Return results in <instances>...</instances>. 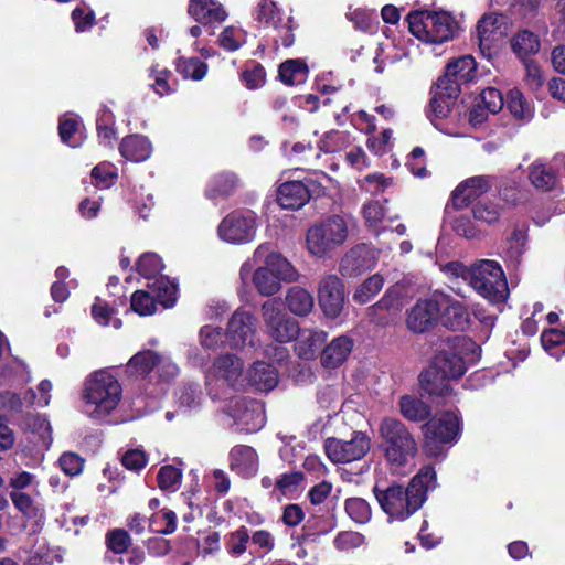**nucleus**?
I'll return each mask as SVG.
<instances>
[{"label":"nucleus","instance_id":"nucleus-1","mask_svg":"<svg viewBox=\"0 0 565 565\" xmlns=\"http://www.w3.org/2000/svg\"><path fill=\"white\" fill-rule=\"evenodd\" d=\"M435 470L425 467L411 479L407 487L392 484L385 490L375 488V497L390 521L402 522L422 508L428 489L435 487Z\"/></svg>","mask_w":565,"mask_h":565},{"label":"nucleus","instance_id":"nucleus-2","mask_svg":"<svg viewBox=\"0 0 565 565\" xmlns=\"http://www.w3.org/2000/svg\"><path fill=\"white\" fill-rule=\"evenodd\" d=\"M446 269L456 277H461L473 290L492 303H502L509 295L504 273L495 260L480 259L470 267L450 263Z\"/></svg>","mask_w":565,"mask_h":565},{"label":"nucleus","instance_id":"nucleus-3","mask_svg":"<svg viewBox=\"0 0 565 565\" xmlns=\"http://www.w3.org/2000/svg\"><path fill=\"white\" fill-rule=\"evenodd\" d=\"M121 393L120 383L108 370L93 373L85 383V413L94 419L106 417L118 406Z\"/></svg>","mask_w":565,"mask_h":565},{"label":"nucleus","instance_id":"nucleus-4","mask_svg":"<svg viewBox=\"0 0 565 565\" xmlns=\"http://www.w3.org/2000/svg\"><path fill=\"white\" fill-rule=\"evenodd\" d=\"M384 455L393 468H402L415 458L417 444L407 427L396 418H384L380 425Z\"/></svg>","mask_w":565,"mask_h":565},{"label":"nucleus","instance_id":"nucleus-5","mask_svg":"<svg viewBox=\"0 0 565 565\" xmlns=\"http://www.w3.org/2000/svg\"><path fill=\"white\" fill-rule=\"evenodd\" d=\"M349 235L347 221L339 215H331L316 224L307 232V249L315 257H324L344 244Z\"/></svg>","mask_w":565,"mask_h":565},{"label":"nucleus","instance_id":"nucleus-6","mask_svg":"<svg viewBox=\"0 0 565 565\" xmlns=\"http://www.w3.org/2000/svg\"><path fill=\"white\" fill-rule=\"evenodd\" d=\"M408 29L418 40L440 44L454 36L456 23L446 12L414 11L407 15Z\"/></svg>","mask_w":565,"mask_h":565},{"label":"nucleus","instance_id":"nucleus-7","mask_svg":"<svg viewBox=\"0 0 565 565\" xmlns=\"http://www.w3.org/2000/svg\"><path fill=\"white\" fill-rule=\"evenodd\" d=\"M148 290H137L130 299L131 308L140 316L153 315L157 305L170 308L175 302L177 286L164 276L152 279L147 285Z\"/></svg>","mask_w":565,"mask_h":565},{"label":"nucleus","instance_id":"nucleus-8","mask_svg":"<svg viewBox=\"0 0 565 565\" xmlns=\"http://www.w3.org/2000/svg\"><path fill=\"white\" fill-rule=\"evenodd\" d=\"M422 429L425 451L429 456H438L443 450V445L457 437L459 419L454 413H441L424 424Z\"/></svg>","mask_w":565,"mask_h":565},{"label":"nucleus","instance_id":"nucleus-9","mask_svg":"<svg viewBox=\"0 0 565 565\" xmlns=\"http://www.w3.org/2000/svg\"><path fill=\"white\" fill-rule=\"evenodd\" d=\"M265 332L279 343H287L297 338L299 333L298 322L284 312L280 303L270 299L260 308Z\"/></svg>","mask_w":565,"mask_h":565},{"label":"nucleus","instance_id":"nucleus-10","mask_svg":"<svg viewBox=\"0 0 565 565\" xmlns=\"http://www.w3.org/2000/svg\"><path fill=\"white\" fill-rule=\"evenodd\" d=\"M256 215L250 211H235L225 216L218 225V236L231 244H246L255 238Z\"/></svg>","mask_w":565,"mask_h":565},{"label":"nucleus","instance_id":"nucleus-11","mask_svg":"<svg viewBox=\"0 0 565 565\" xmlns=\"http://www.w3.org/2000/svg\"><path fill=\"white\" fill-rule=\"evenodd\" d=\"M371 448L366 434L354 431L350 440L330 437L324 441V450L333 463H348L362 459Z\"/></svg>","mask_w":565,"mask_h":565},{"label":"nucleus","instance_id":"nucleus-12","mask_svg":"<svg viewBox=\"0 0 565 565\" xmlns=\"http://www.w3.org/2000/svg\"><path fill=\"white\" fill-rule=\"evenodd\" d=\"M509 20L501 13L484 14L477 24V41L481 54L490 57L508 35Z\"/></svg>","mask_w":565,"mask_h":565},{"label":"nucleus","instance_id":"nucleus-13","mask_svg":"<svg viewBox=\"0 0 565 565\" xmlns=\"http://www.w3.org/2000/svg\"><path fill=\"white\" fill-rule=\"evenodd\" d=\"M318 300L324 315L335 318L344 303L343 284L337 275H326L319 282Z\"/></svg>","mask_w":565,"mask_h":565},{"label":"nucleus","instance_id":"nucleus-14","mask_svg":"<svg viewBox=\"0 0 565 565\" xmlns=\"http://www.w3.org/2000/svg\"><path fill=\"white\" fill-rule=\"evenodd\" d=\"M439 312V299H420L407 311L406 326L414 333L426 332L436 324Z\"/></svg>","mask_w":565,"mask_h":565},{"label":"nucleus","instance_id":"nucleus-15","mask_svg":"<svg viewBox=\"0 0 565 565\" xmlns=\"http://www.w3.org/2000/svg\"><path fill=\"white\" fill-rule=\"evenodd\" d=\"M375 264V253L365 245H358L343 256L340 263V271L344 276L354 277L372 269Z\"/></svg>","mask_w":565,"mask_h":565},{"label":"nucleus","instance_id":"nucleus-16","mask_svg":"<svg viewBox=\"0 0 565 565\" xmlns=\"http://www.w3.org/2000/svg\"><path fill=\"white\" fill-rule=\"evenodd\" d=\"M254 260L256 263L264 260L274 274L281 281L292 282L296 281L299 277L298 271L295 267L280 254L270 252V246L268 244L259 245L254 252Z\"/></svg>","mask_w":565,"mask_h":565},{"label":"nucleus","instance_id":"nucleus-17","mask_svg":"<svg viewBox=\"0 0 565 565\" xmlns=\"http://www.w3.org/2000/svg\"><path fill=\"white\" fill-rule=\"evenodd\" d=\"M477 73L476 62L471 55L461 56L450 62L443 77L438 82L444 85H455L460 90L462 84H468L475 79Z\"/></svg>","mask_w":565,"mask_h":565},{"label":"nucleus","instance_id":"nucleus-18","mask_svg":"<svg viewBox=\"0 0 565 565\" xmlns=\"http://www.w3.org/2000/svg\"><path fill=\"white\" fill-rule=\"evenodd\" d=\"M233 417L246 431L258 430L265 423L263 407L254 401H236L233 407Z\"/></svg>","mask_w":565,"mask_h":565},{"label":"nucleus","instance_id":"nucleus-19","mask_svg":"<svg viewBox=\"0 0 565 565\" xmlns=\"http://www.w3.org/2000/svg\"><path fill=\"white\" fill-rule=\"evenodd\" d=\"M255 318L249 312L237 310L228 321L227 334L234 347L253 342L255 334Z\"/></svg>","mask_w":565,"mask_h":565},{"label":"nucleus","instance_id":"nucleus-20","mask_svg":"<svg viewBox=\"0 0 565 565\" xmlns=\"http://www.w3.org/2000/svg\"><path fill=\"white\" fill-rule=\"evenodd\" d=\"M466 371V365L461 356L452 349H441L434 359V363L428 367V375L438 373L449 380L460 377Z\"/></svg>","mask_w":565,"mask_h":565},{"label":"nucleus","instance_id":"nucleus-21","mask_svg":"<svg viewBox=\"0 0 565 565\" xmlns=\"http://www.w3.org/2000/svg\"><path fill=\"white\" fill-rule=\"evenodd\" d=\"M491 188V178L477 175L461 182L452 193L454 205L458 209L466 207L472 200L482 195Z\"/></svg>","mask_w":565,"mask_h":565},{"label":"nucleus","instance_id":"nucleus-22","mask_svg":"<svg viewBox=\"0 0 565 565\" xmlns=\"http://www.w3.org/2000/svg\"><path fill=\"white\" fill-rule=\"evenodd\" d=\"M311 196L309 185L302 181H289L282 183L277 193V201L282 209L298 210L302 207Z\"/></svg>","mask_w":565,"mask_h":565},{"label":"nucleus","instance_id":"nucleus-23","mask_svg":"<svg viewBox=\"0 0 565 565\" xmlns=\"http://www.w3.org/2000/svg\"><path fill=\"white\" fill-rule=\"evenodd\" d=\"M188 13L203 25L222 23L227 18L222 4L213 0H190Z\"/></svg>","mask_w":565,"mask_h":565},{"label":"nucleus","instance_id":"nucleus-24","mask_svg":"<svg viewBox=\"0 0 565 565\" xmlns=\"http://www.w3.org/2000/svg\"><path fill=\"white\" fill-rule=\"evenodd\" d=\"M441 321L448 329L459 331L465 330L470 323V315L467 308L457 300L440 298Z\"/></svg>","mask_w":565,"mask_h":565},{"label":"nucleus","instance_id":"nucleus-25","mask_svg":"<svg viewBox=\"0 0 565 565\" xmlns=\"http://www.w3.org/2000/svg\"><path fill=\"white\" fill-rule=\"evenodd\" d=\"M243 362L239 358L225 354L217 358L211 369V374L217 380H222L230 386H234L243 375Z\"/></svg>","mask_w":565,"mask_h":565},{"label":"nucleus","instance_id":"nucleus-26","mask_svg":"<svg viewBox=\"0 0 565 565\" xmlns=\"http://www.w3.org/2000/svg\"><path fill=\"white\" fill-rule=\"evenodd\" d=\"M404 288L399 285L390 287L383 297L373 306L367 308V316L372 319H382V313L394 315L401 311L403 307Z\"/></svg>","mask_w":565,"mask_h":565},{"label":"nucleus","instance_id":"nucleus-27","mask_svg":"<svg viewBox=\"0 0 565 565\" xmlns=\"http://www.w3.org/2000/svg\"><path fill=\"white\" fill-rule=\"evenodd\" d=\"M459 95L460 93L457 86H446L443 82H437L434 96L430 100V107L435 116L446 118L450 114Z\"/></svg>","mask_w":565,"mask_h":565},{"label":"nucleus","instance_id":"nucleus-28","mask_svg":"<svg viewBox=\"0 0 565 565\" xmlns=\"http://www.w3.org/2000/svg\"><path fill=\"white\" fill-rule=\"evenodd\" d=\"M298 340L295 345L297 354L306 360L315 358L327 340V333L317 329L299 330Z\"/></svg>","mask_w":565,"mask_h":565},{"label":"nucleus","instance_id":"nucleus-29","mask_svg":"<svg viewBox=\"0 0 565 565\" xmlns=\"http://www.w3.org/2000/svg\"><path fill=\"white\" fill-rule=\"evenodd\" d=\"M353 349V340L347 335H340L331 341L322 351V364L328 367L341 365Z\"/></svg>","mask_w":565,"mask_h":565},{"label":"nucleus","instance_id":"nucleus-30","mask_svg":"<svg viewBox=\"0 0 565 565\" xmlns=\"http://www.w3.org/2000/svg\"><path fill=\"white\" fill-rule=\"evenodd\" d=\"M247 379L257 390L268 392L277 385L278 373L273 365L258 361L248 370Z\"/></svg>","mask_w":565,"mask_h":565},{"label":"nucleus","instance_id":"nucleus-31","mask_svg":"<svg viewBox=\"0 0 565 565\" xmlns=\"http://www.w3.org/2000/svg\"><path fill=\"white\" fill-rule=\"evenodd\" d=\"M285 300L289 311L299 317L308 316L315 306L313 296L299 286L289 288Z\"/></svg>","mask_w":565,"mask_h":565},{"label":"nucleus","instance_id":"nucleus-32","mask_svg":"<svg viewBox=\"0 0 565 565\" xmlns=\"http://www.w3.org/2000/svg\"><path fill=\"white\" fill-rule=\"evenodd\" d=\"M119 150L126 159L141 162L150 157L152 148L147 138L135 135L126 137L121 141Z\"/></svg>","mask_w":565,"mask_h":565},{"label":"nucleus","instance_id":"nucleus-33","mask_svg":"<svg viewBox=\"0 0 565 565\" xmlns=\"http://www.w3.org/2000/svg\"><path fill=\"white\" fill-rule=\"evenodd\" d=\"M257 455L255 450L245 445L235 446L231 451V466L238 473L249 477L256 471Z\"/></svg>","mask_w":565,"mask_h":565},{"label":"nucleus","instance_id":"nucleus-34","mask_svg":"<svg viewBox=\"0 0 565 565\" xmlns=\"http://www.w3.org/2000/svg\"><path fill=\"white\" fill-rule=\"evenodd\" d=\"M529 180L535 189L550 191L555 188L557 175L552 167L536 161L529 167Z\"/></svg>","mask_w":565,"mask_h":565},{"label":"nucleus","instance_id":"nucleus-35","mask_svg":"<svg viewBox=\"0 0 565 565\" xmlns=\"http://www.w3.org/2000/svg\"><path fill=\"white\" fill-rule=\"evenodd\" d=\"M253 282L257 291L265 297L277 294L281 286L280 280L266 264L258 267L253 275Z\"/></svg>","mask_w":565,"mask_h":565},{"label":"nucleus","instance_id":"nucleus-36","mask_svg":"<svg viewBox=\"0 0 565 565\" xmlns=\"http://www.w3.org/2000/svg\"><path fill=\"white\" fill-rule=\"evenodd\" d=\"M159 354L151 350L136 353L127 363V372L137 377L149 374L157 367Z\"/></svg>","mask_w":565,"mask_h":565},{"label":"nucleus","instance_id":"nucleus-37","mask_svg":"<svg viewBox=\"0 0 565 565\" xmlns=\"http://www.w3.org/2000/svg\"><path fill=\"white\" fill-rule=\"evenodd\" d=\"M511 47L520 58L525 61V57L539 52L540 40L533 32L523 30L512 38Z\"/></svg>","mask_w":565,"mask_h":565},{"label":"nucleus","instance_id":"nucleus-38","mask_svg":"<svg viewBox=\"0 0 565 565\" xmlns=\"http://www.w3.org/2000/svg\"><path fill=\"white\" fill-rule=\"evenodd\" d=\"M402 415L411 422H422L429 417L430 408L419 398L404 395L399 399Z\"/></svg>","mask_w":565,"mask_h":565},{"label":"nucleus","instance_id":"nucleus-39","mask_svg":"<svg viewBox=\"0 0 565 565\" xmlns=\"http://www.w3.org/2000/svg\"><path fill=\"white\" fill-rule=\"evenodd\" d=\"M279 77L287 85L302 84L308 77V67L300 60H288L280 64Z\"/></svg>","mask_w":565,"mask_h":565},{"label":"nucleus","instance_id":"nucleus-40","mask_svg":"<svg viewBox=\"0 0 565 565\" xmlns=\"http://www.w3.org/2000/svg\"><path fill=\"white\" fill-rule=\"evenodd\" d=\"M384 282V277L380 274L370 276L358 286L353 294V300L360 305L367 303L382 290Z\"/></svg>","mask_w":565,"mask_h":565},{"label":"nucleus","instance_id":"nucleus-41","mask_svg":"<svg viewBox=\"0 0 565 565\" xmlns=\"http://www.w3.org/2000/svg\"><path fill=\"white\" fill-rule=\"evenodd\" d=\"M175 70L183 78L201 81L207 73V64L198 57H180L175 63Z\"/></svg>","mask_w":565,"mask_h":565},{"label":"nucleus","instance_id":"nucleus-42","mask_svg":"<svg viewBox=\"0 0 565 565\" xmlns=\"http://www.w3.org/2000/svg\"><path fill=\"white\" fill-rule=\"evenodd\" d=\"M420 383L423 388L431 396H447L451 391L449 379L438 373L428 375V369L422 373Z\"/></svg>","mask_w":565,"mask_h":565},{"label":"nucleus","instance_id":"nucleus-43","mask_svg":"<svg viewBox=\"0 0 565 565\" xmlns=\"http://www.w3.org/2000/svg\"><path fill=\"white\" fill-rule=\"evenodd\" d=\"M348 516L355 523L365 524L371 520V507L362 498H349L344 502Z\"/></svg>","mask_w":565,"mask_h":565},{"label":"nucleus","instance_id":"nucleus-44","mask_svg":"<svg viewBox=\"0 0 565 565\" xmlns=\"http://www.w3.org/2000/svg\"><path fill=\"white\" fill-rule=\"evenodd\" d=\"M24 427L36 435L43 445L49 446L52 441V428L49 420L36 414H29L24 418Z\"/></svg>","mask_w":565,"mask_h":565},{"label":"nucleus","instance_id":"nucleus-45","mask_svg":"<svg viewBox=\"0 0 565 565\" xmlns=\"http://www.w3.org/2000/svg\"><path fill=\"white\" fill-rule=\"evenodd\" d=\"M149 529L161 534H171L177 529V515L173 511L163 509L149 518Z\"/></svg>","mask_w":565,"mask_h":565},{"label":"nucleus","instance_id":"nucleus-46","mask_svg":"<svg viewBox=\"0 0 565 565\" xmlns=\"http://www.w3.org/2000/svg\"><path fill=\"white\" fill-rule=\"evenodd\" d=\"M9 495L14 508L25 518L30 519L42 515V511L34 501L31 492H9Z\"/></svg>","mask_w":565,"mask_h":565},{"label":"nucleus","instance_id":"nucleus-47","mask_svg":"<svg viewBox=\"0 0 565 565\" xmlns=\"http://www.w3.org/2000/svg\"><path fill=\"white\" fill-rule=\"evenodd\" d=\"M507 105L510 113L520 119H529L532 116V107L525 100L523 94L518 89H512L508 94Z\"/></svg>","mask_w":565,"mask_h":565},{"label":"nucleus","instance_id":"nucleus-48","mask_svg":"<svg viewBox=\"0 0 565 565\" xmlns=\"http://www.w3.org/2000/svg\"><path fill=\"white\" fill-rule=\"evenodd\" d=\"M255 18L258 22L273 26L274 29H277L281 21L279 10L271 0H263L259 2Z\"/></svg>","mask_w":565,"mask_h":565},{"label":"nucleus","instance_id":"nucleus-49","mask_svg":"<svg viewBox=\"0 0 565 565\" xmlns=\"http://www.w3.org/2000/svg\"><path fill=\"white\" fill-rule=\"evenodd\" d=\"M472 214L477 221L491 224L499 220L501 207L490 201H479L473 205Z\"/></svg>","mask_w":565,"mask_h":565},{"label":"nucleus","instance_id":"nucleus-50","mask_svg":"<svg viewBox=\"0 0 565 565\" xmlns=\"http://www.w3.org/2000/svg\"><path fill=\"white\" fill-rule=\"evenodd\" d=\"M106 544L115 554H122L131 545V539L127 531L116 529L107 533Z\"/></svg>","mask_w":565,"mask_h":565},{"label":"nucleus","instance_id":"nucleus-51","mask_svg":"<svg viewBox=\"0 0 565 565\" xmlns=\"http://www.w3.org/2000/svg\"><path fill=\"white\" fill-rule=\"evenodd\" d=\"M181 471L172 466H163L158 473V484L162 490L175 491L181 483Z\"/></svg>","mask_w":565,"mask_h":565},{"label":"nucleus","instance_id":"nucleus-52","mask_svg":"<svg viewBox=\"0 0 565 565\" xmlns=\"http://www.w3.org/2000/svg\"><path fill=\"white\" fill-rule=\"evenodd\" d=\"M162 268L161 258L152 253L142 255L137 263L138 271L147 278L153 277L154 279V276L160 273Z\"/></svg>","mask_w":565,"mask_h":565},{"label":"nucleus","instance_id":"nucleus-53","mask_svg":"<svg viewBox=\"0 0 565 565\" xmlns=\"http://www.w3.org/2000/svg\"><path fill=\"white\" fill-rule=\"evenodd\" d=\"M245 42L244 32L235 26H227L220 35V45L227 51H236Z\"/></svg>","mask_w":565,"mask_h":565},{"label":"nucleus","instance_id":"nucleus-54","mask_svg":"<svg viewBox=\"0 0 565 565\" xmlns=\"http://www.w3.org/2000/svg\"><path fill=\"white\" fill-rule=\"evenodd\" d=\"M116 177V168L108 162L99 163L92 170V178L95 180L96 185L99 188H109Z\"/></svg>","mask_w":565,"mask_h":565},{"label":"nucleus","instance_id":"nucleus-55","mask_svg":"<svg viewBox=\"0 0 565 565\" xmlns=\"http://www.w3.org/2000/svg\"><path fill=\"white\" fill-rule=\"evenodd\" d=\"M364 542V537L359 532L354 531H342L334 537L333 544L338 551H350L361 546Z\"/></svg>","mask_w":565,"mask_h":565},{"label":"nucleus","instance_id":"nucleus-56","mask_svg":"<svg viewBox=\"0 0 565 565\" xmlns=\"http://www.w3.org/2000/svg\"><path fill=\"white\" fill-rule=\"evenodd\" d=\"M53 385L51 381L43 380L38 386V394L33 391H28L24 395V399L26 401V405L31 406L33 404H38L40 406H47L51 399V391Z\"/></svg>","mask_w":565,"mask_h":565},{"label":"nucleus","instance_id":"nucleus-57","mask_svg":"<svg viewBox=\"0 0 565 565\" xmlns=\"http://www.w3.org/2000/svg\"><path fill=\"white\" fill-rule=\"evenodd\" d=\"M170 76L171 72L167 68L151 67L149 74V77L153 79V83L150 84L151 88L160 96L170 94L173 90L168 83Z\"/></svg>","mask_w":565,"mask_h":565},{"label":"nucleus","instance_id":"nucleus-58","mask_svg":"<svg viewBox=\"0 0 565 565\" xmlns=\"http://www.w3.org/2000/svg\"><path fill=\"white\" fill-rule=\"evenodd\" d=\"M249 534L246 527L242 526L235 532L231 533L227 542V551L232 555H242L247 547Z\"/></svg>","mask_w":565,"mask_h":565},{"label":"nucleus","instance_id":"nucleus-59","mask_svg":"<svg viewBox=\"0 0 565 565\" xmlns=\"http://www.w3.org/2000/svg\"><path fill=\"white\" fill-rule=\"evenodd\" d=\"M363 216L369 227L377 228L385 217V209L377 201H371L363 206Z\"/></svg>","mask_w":565,"mask_h":565},{"label":"nucleus","instance_id":"nucleus-60","mask_svg":"<svg viewBox=\"0 0 565 565\" xmlns=\"http://www.w3.org/2000/svg\"><path fill=\"white\" fill-rule=\"evenodd\" d=\"M524 66L526 71L524 77L525 84L529 86L531 90L540 89L545 82V77L543 75L541 67L539 66V64L531 60H525Z\"/></svg>","mask_w":565,"mask_h":565},{"label":"nucleus","instance_id":"nucleus-61","mask_svg":"<svg viewBox=\"0 0 565 565\" xmlns=\"http://www.w3.org/2000/svg\"><path fill=\"white\" fill-rule=\"evenodd\" d=\"M391 185L392 179L386 178L381 173L366 175L362 183L363 189L372 195H377L384 192Z\"/></svg>","mask_w":565,"mask_h":565},{"label":"nucleus","instance_id":"nucleus-62","mask_svg":"<svg viewBox=\"0 0 565 565\" xmlns=\"http://www.w3.org/2000/svg\"><path fill=\"white\" fill-rule=\"evenodd\" d=\"M236 183L237 180L234 174L221 173L215 178L213 188L209 190V195L211 198L226 195L236 186Z\"/></svg>","mask_w":565,"mask_h":565},{"label":"nucleus","instance_id":"nucleus-63","mask_svg":"<svg viewBox=\"0 0 565 565\" xmlns=\"http://www.w3.org/2000/svg\"><path fill=\"white\" fill-rule=\"evenodd\" d=\"M480 103L490 114H497L503 107V97L497 88L488 87L480 94Z\"/></svg>","mask_w":565,"mask_h":565},{"label":"nucleus","instance_id":"nucleus-64","mask_svg":"<svg viewBox=\"0 0 565 565\" xmlns=\"http://www.w3.org/2000/svg\"><path fill=\"white\" fill-rule=\"evenodd\" d=\"M61 469L68 476H77L82 472L84 460L76 454L66 452L60 457Z\"/></svg>","mask_w":565,"mask_h":565}]
</instances>
